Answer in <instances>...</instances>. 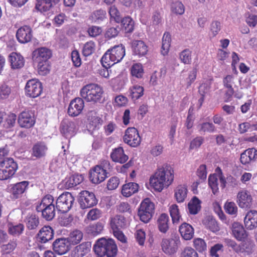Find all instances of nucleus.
<instances>
[{"mask_svg": "<svg viewBox=\"0 0 257 257\" xmlns=\"http://www.w3.org/2000/svg\"><path fill=\"white\" fill-rule=\"evenodd\" d=\"M174 180V171L172 167L164 165L159 168L150 178V183L153 188L161 192L165 187L170 185Z\"/></svg>", "mask_w": 257, "mask_h": 257, "instance_id": "f257e3e1", "label": "nucleus"}, {"mask_svg": "<svg viewBox=\"0 0 257 257\" xmlns=\"http://www.w3.org/2000/svg\"><path fill=\"white\" fill-rule=\"evenodd\" d=\"M125 55V47L122 45H115L109 49L101 59L103 67L110 68L121 61Z\"/></svg>", "mask_w": 257, "mask_h": 257, "instance_id": "f03ea898", "label": "nucleus"}, {"mask_svg": "<svg viewBox=\"0 0 257 257\" xmlns=\"http://www.w3.org/2000/svg\"><path fill=\"white\" fill-rule=\"evenodd\" d=\"M95 253L99 256L106 255L114 257L117 254V247L114 241L111 238H101L97 240L93 246Z\"/></svg>", "mask_w": 257, "mask_h": 257, "instance_id": "7ed1b4c3", "label": "nucleus"}, {"mask_svg": "<svg viewBox=\"0 0 257 257\" xmlns=\"http://www.w3.org/2000/svg\"><path fill=\"white\" fill-rule=\"evenodd\" d=\"M103 93L102 87L95 83L84 86L80 91V96L83 99L93 103L101 102Z\"/></svg>", "mask_w": 257, "mask_h": 257, "instance_id": "20e7f679", "label": "nucleus"}, {"mask_svg": "<svg viewBox=\"0 0 257 257\" xmlns=\"http://www.w3.org/2000/svg\"><path fill=\"white\" fill-rule=\"evenodd\" d=\"M18 165L13 158H7L0 162V180H7L15 174Z\"/></svg>", "mask_w": 257, "mask_h": 257, "instance_id": "39448f33", "label": "nucleus"}, {"mask_svg": "<svg viewBox=\"0 0 257 257\" xmlns=\"http://www.w3.org/2000/svg\"><path fill=\"white\" fill-rule=\"evenodd\" d=\"M74 198L69 192H66L60 195L56 201V208L62 213H66L72 207L74 202Z\"/></svg>", "mask_w": 257, "mask_h": 257, "instance_id": "423d86ee", "label": "nucleus"}, {"mask_svg": "<svg viewBox=\"0 0 257 257\" xmlns=\"http://www.w3.org/2000/svg\"><path fill=\"white\" fill-rule=\"evenodd\" d=\"M42 92V83L37 79L29 80L25 86V93L27 96L36 98Z\"/></svg>", "mask_w": 257, "mask_h": 257, "instance_id": "0eeeda50", "label": "nucleus"}, {"mask_svg": "<svg viewBox=\"0 0 257 257\" xmlns=\"http://www.w3.org/2000/svg\"><path fill=\"white\" fill-rule=\"evenodd\" d=\"M141 137L138 130L135 127L127 128L123 136L125 143L132 147H136L141 143Z\"/></svg>", "mask_w": 257, "mask_h": 257, "instance_id": "6e6552de", "label": "nucleus"}, {"mask_svg": "<svg viewBox=\"0 0 257 257\" xmlns=\"http://www.w3.org/2000/svg\"><path fill=\"white\" fill-rule=\"evenodd\" d=\"M179 243L180 240L177 238H165L162 239L161 246L166 254L171 255L177 252Z\"/></svg>", "mask_w": 257, "mask_h": 257, "instance_id": "1a4fd4ad", "label": "nucleus"}, {"mask_svg": "<svg viewBox=\"0 0 257 257\" xmlns=\"http://www.w3.org/2000/svg\"><path fill=\"white\" fill-rule=\"evenodd\" d=\"M79 203L82 209L89 208L95 205L97 200L92 192L84 190L80 193Z\"/></svg>", "mask_w": 257, "mask_h": 257, "instance_id": "9d476101", "label": "nucleus"}, {"mask_svg": "<svg viewBox=\"0 0 257 257\" xmlns=\"http://www.w3.org/2000/svg\"><path fill=\"white\" fill-rule=\"evenodd\" d=\"M108 174L100 166L97 165L90 172L89 178L93 183L99 184L105 180Z\"/></svg>", "mask_w": 257, "mask_h": 257, "instance_id": "9b49d317", "label": "nucleus"}, {"mask_svg": "<svg viewBox=\"0 0 257 257\" xmlns=\"http://www.w3.org/2000/svg\"><path fill=\"white\" fill-rule=\"evenodd\" d=\"M18 122L21 127L28 128L34 125L35 119L31 112L23 111L19 114Z\"/></svg>", "mask_w": 257, "mask_h": 257, "instance_id": "f8f14e48", "label": "nucleus"}, {"mask_svg": "<svg viewBox=\"0 0 257 257\" xmlns=\"http://www.w3.org/2000/svg\"><path fill=\"white\" fill-rule=\"evenodd\" d=\"M76 123L75 121L64 119L61 123L60 131L66 138H71L76 132Z\"/></svg>", "mask_w": 257, "mask_h": 257, "instance_id": "ddd939ff", "label": "nucleus"}, {"mask_svg": "<svg viewBox=\"0 0 257 257\" xmlns=\"http://www.w3.org/2000/svg\"><path fill=\"white\" fill-rule=\"evenodd\" d=\"M84 106L82 98L77 97L71 100L68 108V113L70 116H76L81 112Z\"/></svg>", "mask_w": 257, "mask_h": 257, "instance_id": "4468645a", "label": "nucleus"}, {"mask_svg": "<svg viewBox=\"0 0 257 257\" xmlns=\"http://www.w3.org/2000/svg\"><path fill=\"white\" fill-rule=\"evenodd\" d=\"M51 56V50L46 47L36 49L32 53V59L35 62L48 61Z\"/></svg>", "mask_w": 257, "mask_h": 257, "instance_id": "2eb2a0df", "label": "nucleus"}, {"mask_svg": "<svg viewBox=\"0 0 257 257\" xmlns=\"http://www.w3.org/2000/svg\"><path fill=\"white\" fill-rule=\"evenodd\" d=\"M252 200L250 192L246 190H242L237 194V202L240 208H249L251 205Z\"/></svg>", "mask_w": 257, "mask_h": 257, "instance_id": "dca6fc26", "label": "nucleus"}, {"mask_svg": "<svg viewBox=\"0 0 257 257\" xmlns=\"http://www.w3.org/2000/svg\"><path fill=\"white\" fill-rule=\"evenodd\" d=\"M32 36V29L28 26H24L19 28L16 34L18 41L22 44L29 42L31 40Z\"/></svg>", "mask_w": 257, "mask_h": 257, "instance_id": "f3484780", "label": "nucleus"}, {"mask_svg": "<svg viewBox=\"0 0 257 257\" xmlns=\"http://www.w3.org/2000/svg\"><path fill=\"white\" fill-rule=\"evenodd\" d=\"M70 242L65 238L56 239L53 243V250L59 255L66 253L69 250Z\"/></svg>", "mask_w": 257, "mask_h": 257, "instance_id": "a211bd4d", "label": "nucleus"}, {"mask_svg": "<svg viewBox=\"0 0 257 257\" xmlns=\"http://www.w3.org/2000/svg\"><path fill=\"white\" fill-rule=\"evenodd\" d=\"M231 229L232 236L238 241H243L248 235L243 226L238 222H233L231 225Z\"/></svg>", "mask_w": 257, "mask_h": 257, "instance_id": "6ab92c4d", "label": "nucleus"}, {"mask_svg": "<svg viewBox=\"0 0 257 257\" xmlns=\"http://www.w3.org/2000/svg\"><path fill=\"white\" fill-rule=\"evenodd\" d=\"M244 225L248 230H253L257 227V211L250 210L244 218Z\"/></svg>", "mask_w": 257, "mask_h": 257, "instance_id": "aec40b11", "label": "nucleus"}, {"mask_svg": "<svg viewBox=\"0 0 257 257\" xmlns=\"http://www.w3.org/2000/svg\"><path fill=\"white\" fill-rule=\"evenodd\" d=\"M48 151V147L44 142L35 143L32 149V156L37 158L44 157Z\"/></svg>", "mask_w": 257, "mask_h": 257, "instance_id": "412c9836", "label": "nucleus"}, {"mask_svg": "<svg viewBox=\"0 0 257 257\" xmlns=\"http://www.w3.org/2000/svg\"><path fill=\"white\" fill-rule=\"evenodd\" d=\"M257 159V150L254 148L246 150L240 155V162L246 165L254 162Z\"/></svg>", "mask_w": 257, "mask_h": 257, "instance_id": "4be33fe9", "label": "nucleus"}, {"mask_svg": "<svg viewBox=\"0 0 257 257\" xmlns=\"http://www.w3.org/2000/svg\"><path fill=\"white\" fill-rule=\"evenodd\" d=\"M110 158L113 162L120 164L124 163L128 159V157L124 154V150L121 147L112 150Z\"/></svg>", "mask_w": 257, "mask_h": 257, "instance_id": "5701e85b", "label": "nucleus"}, {"mask_svg": "<svg viewBox=\"0 0 257 257\" xmlns=\"http://www.w3.org/2000/svg\"><path fill=\"white\" fill-rule=\"evenodd\" d=\"M91 243L89 241L84 242L75 247L73 251V257H83L90 251Z\"/></svg>", "mask_w": 257, "mask_h": 257, "instance_id": "b1692460", "label": "nucleus"}, {"mask_svg": "<svg viewBox=\"0 0 257 257\" xmlns=\"http://www.w3.org/2000/svg\"><path fill=\"white\" fill-rule=\"evenodd\" d=\"M54 233L52 228L49 226H44L39 231L38 237L39 241L46 243L51 240L53 237Z\"/></svg>", "mask_w": 257, "mask_h": 257, "instance_id": "393cba45", "label": "nucleus"}, {"mask_svg": "<svg viewBox=\"0 0 257 257\" xmlns=\"http://www.w3.org/2000/svg\"><path fill=\"white\" fill-rule=\"evenodd\" d=\"M9 61L12 69H20L23 67L25 64L24 57L17 53H12L9 56Z\"/></svg>", "mask_w": 257, "mask_h": 257, "instance_id": "a878e982", "label": "nucleus"}, {"mask_svg": "<svg viewBox=\"0 0 257 257\" xmlns=\"http://www.w3.org/2000/svg\"><path fill=\"white\" fill-rule=\"evenodd\" d=\"M110 225L112 230H119L126 226V221L124 216L117 215L110 219Z\"/></svg>", "mask_w": 257, "mask_h": 257, "instance_id": "bb28decb", "label": "nucleus"}, {"mask_svg": "<svg viewBox=\"0 0 257 257\" xmlns=\"http://www.w3.org/2000/svg\"><path fill=\"white\" fill-rule=\"evenodd\" d=\"M132 48L134 53L139 56H143L148 52L147 46L141 40H134L132 43Z\"/></svg>", "mask_w": 257, "mask_h": 257, "instance_id": "cd10ccee", "label": "nucleus"}, {"mask_svg": "<svg viewBox=\"0 0 257 257\" xmlns=\"http://www.w3.org/2000/svg\"><path fill=\"white\" fill-rule=\"evenodd\" d=\"M36 9L38 11L45 12L50 10L59 0H36Z\"/></svg>", "mask_w": 257, "mask_h": 257, "instance_id": "c85d7f7f", "label": "nucleus"}, {"mask_svg": "<svg viewBox=\"0 0 257 257\" xmlns=\"http://www.w3.org/2000/svg\"><path fill=\"white\" fill-rule=\"evenodd\" d=\"M139 189V185L138 184L135 182H130L122 186L121 194L123 196L128 197L138 192Z\"/></svg>", "mask_w": 257, "mask_h": 257, "instance_id": "c756f323", "label": "nucleus"}, {"mask_svg": "<svg viewBox=\"0 0 257 257\" xmlns=\"http://www.w3.org/2000/svg\"><path fill=\"white\" fill-rule=\"evenodd\" d=\"M223 84L227 90L225 92L226 97L229 99L233 95L234 89L233 85L234 84V77L232 75H228L223 79Z\"/></svg>", "mask_w": 257, "mask_h": 257, "instance_id": "7c9ffc66", "label": "nucleus"}, {"mask_svg": "<svg viewBox=\"0 0 257 257\" xmlns=\"http://www.w3.org/2000/svg\"><path fill=\"white\" fill-rule=\"evenodd\" d=\"M83 180L82 175L75 174L65 178L63 181L65 188L68 189L74 187L81 183Z\"/></svg>", "mask_w": 257, "mask_h": 257, "instance_id": "2f4dec72", "label": "nucleus"}, {"mask_svg": "<svg viewBox=\"0 0 257 257\" xmlns=\"http://www.w3.org/2000/svg\"><path fill=\"white\" fill-rule=\"evenodd\" d=\"M53 202L54 198L53 196L51 195H47L42 199L40 203L37 205L36 207V210L38 212H41L48 207L54 205Z\"/></svg>", "mask_w": 257, "mask_h": 257, "instance_id": "473e14b6", "label": "nucleus"}, {"mask_svg": "<svg viewBox=\"0 0 257 257\" xmlns=\"http://www.w3.org/2000/svg\"><path fill=\"white\" fill-rule=\"evenodd\" d=\"M28 185L29 182L26 181L14 184L12 188V192L14 198H19L25 191Z\"/></svg>", "mask_w": 257, "mask_h": 257, "instance_id": "72a5a7b5", "label": "nucleus"}, {"mask_svg": "<svg viewBox=\"0 0 257 257\" xmlns=\"http://www.w3.org/2000/svg\"><path fill=\"white\" fill-rule=\"evenodd\" d=\"M87 116L89 121L90 128L94 130L101 124V118L98 116V114L95 111H89L87 113Z\"/></svg>", "mask_w": 257, "mask_h": 257, "instance_id": "f704fd0d", "label": "nucleus"}, {"mask_svg": "<svg viewBox=\"0 0 257 257\" xmlns=\"http://www.w3.org/2000/svg\"><path fill=\"white\" fill-rule=\"evenodd\" d=\"M179 232L185 240L191 239L194 235V229L190 224L184 223L179 227Z\"/></svg>", "mask_w": 257, "mask_h": 257, "instance_id": "c9c22d12", "label": "nucleus"}, {"mask_svg": "<svg viewBox=\"0 0 257 257\" xmlns=\"http://www.w3.org/2000/svg\"><path fill=\"white\" fill-rule=\"evenodd\" d=\"M169 211L173 224H178L182 220L178 206L172 204L169 206Z\"/></svg>", "mask_w": 257, "mask_h": 257, "instance_id": "e433bc0d", "label": "nucleus"}, {"mask_svg": "<svg viewBox=\"0 0 257 257\" xmlns=\"http://www.w3.org/2000/svg\"><path fill=\"white\" fill-rule=\"evenodd\" d=\"M240 253L249 255L253 252L255 244L253 240L247 238L240 243Z\"/></svg>", "mask_w": 257, "mask_h": 257, "instance_id": "4c0bfd02", "label": "nucleus"}, {"mask_svg": "<svg viewBox=\"0 0 257 257\" xmlns=\"http://www.w3.org/2000/svg\"><path fill=\"white\" fill-rule=\"evenodd\" d=\"M169 218L166 213H162L158 218L157 224L159 231L165 233L169 229Z\"/></svg>", "mask_w": 257, "mask_h": 257, "instance_id": "58836bf2", "label": "nucleus"}, {"mask_svg": "<svg viewBox=\"0 0 257 257\" xmlns=\"http://www.w3.org/2000/svg\"><path fill=\"white\" fill-rule=\"evenodd\" d=\"M103 229V224L100 222L90 224L85 228L86 232L92 236L99 234Z\"/></svg>", "mask_w": 257, "mask_h": 257, "instance_id": "ea45409f", "label": "nucleus"}, {"mask_svg": "<svg viewBox=\"0 0 257 257\" xmlns=\"http://www.w3.org/2000/svg\"><path fill=\"white\" fill-rule=\"evenodd\" d=\"M197 129L200 134L205 133H213L216 131V127L214 124L209 122L199 123L197 125Z\"/></svg>", "mask_w": 257, "mask_h": 257, "instance_id": "a19ab883", "label": "nucleus"}, {"mask_svg": "<svg viewBox=\"0 0 257 257\" xmlns=\"http://www.w3.org/2000/svg\"><path fill=\"white\" fill-rule=\"evenodd\" d=\"M188 190L185 185H179L175 190V197L178 203L184 201L187 197Z\"/></svg>", "mask_w": 257, "mask_h": 257, "instance_id": "79ce46f5", "label": "nucleus"}, {"mask_svg": "<svg viewBox=\"0 0 257 257\" xmlns=\"http://www.w3.org/2000/svg\"><path fill=\"white\" fill-rule=\"evenodd\" d=\"M203 223L207 229L213 232H216L219 230V227L216 220L210 216L206 217L203 221Z\"/></svg>", "mask_w": 257, "mask_h": 257, "instance_id": "37998d69", "label": "nucleus"}, {"mask_svg": "<svg viewBox=\"0 0 257 257\" xmlns=\"http://www.w3.org/2000/svg\"><path fill=\"white\" fill-rule=\"evenodd\" d=\"M201 201L196 197H193L188 204L189 212L191 214H196L201 209Z\"/></svg>", "mask_w": 257, "mask_h": 257, "instance_id": "c03bdc74", "label": "nucleus"}, {"mask_svg": "<svg viewBox=\"0 0 257 257\" xmlns=\"http://www.w3.org/2000/svg\"><path fill=\"white\" fill-rule=\"evenodd\" d=\"M27 227L30 230L36 229L39 225V218L35 214H28L25 219Z\"/></svg>", "mask_w": 257, "mask_h": 257, "instance_id": "a18cd8bd", "label": "nucleus"}, {"mask_svg": "<svg viewBox=\"0 0 257 257\" xmlns=\"http://www.w3.org/2000/svg\"><path fill=\"white\" fill-rule=\"evenodd\" d=\"M144 89L143 86L135 85L130 89V96L131 98L136 100L144 95Z\"/></svg>", "mask_w": 257, "mask_h": 257, "instance_id": "49530a36", "label": "nucleus"}, {"mask_svg": "<svg viewBox=\"0 0 257 257\" xmlns=\"http://www.w3.org/2000/svg\"><path fill=\"white\" fill-rule=\"evenodd\" d=\"M171 36L168 32H165L163 36L161 47V53L164 56L167 55L171 45Z\"/></svg>", "mask_w": 257, "mask_h": 257, "instance_id": "de8ad7c7", "label": "nucleus"}, {"mask_svg": "<svg viewBox=\"0 0 257 257\" xmlns=\"http://www.w3.org/2000/svg\"><path fill=\"white\" fill-rule=\"evenodd\" d=\"M106 12L103 10L100 9L95 10L92 13L89 19L90 20L96 23H99L106 18Z\"/></svg>", "mask_w": 257, "mask_h": 257, "instance_id": "09e8293b", "label": "nucleus"}, {"mask_svg": "<svg viewBox=\"0 0 257 257\" xmlns=\"http://www.w3.org/2000/svg\"><path fill=\"white\" fill-rule=\"evenodd\" d=\"M154 209V204L148 198H146L142 201L139 208V209L149 212L152 214H153Z\"/></svg>", "mask_w": 257, "mask_h": 257, "instance_id": "8fccbe9b", "label": "nucleus"}, {"mask_svg": "<svg viewBox=\"0 0 257 257\" xmlns=\"http://www.w3.org/2000/svg\"><path fill=\"white\" fill-rule=\"evenodd\" d=\"M120 22L125 33H131L134 30V22L131 17H126L122 19L121 18Z\"/></svg>", "mask_w": 257, "mask_h": 257, "instance_id": "3c124183", "label": "nucleus"}, {"mask_svg": "<svg viewBox=\"0 0 257 257\" xmlns=\"http://www.w3.org/2000/svg\"><path fill=\"white\" fill-rule=\"evenodd\" d=\"M193 246L199 252L204 253L206 251L207 246L204 239L201 238H196L193 240Z\"/></svg>", "mask_w": 257, "mask_h": 257, "instance_id": "603ef678", "label": "nucleus"}, {"mask_svg": "<svg viewBox=\"0 0 257 257\" xmlns=\"http://www.w3.org/2000/svg\"><path fill=\"white\" fill-rule=\"evenodd\" d=\"M24 230L23 224L19 223L16 225L9 224L8 228L9 233L13 236H19L21 234Z\"/></svg>", "mask_w": 257, "mask_h": 257, "instance_id": "864d4df0", "label": "nucleus"}, {"mask_svg": "<svg viewBox=\"0 0 257 257\" xmlns=\"http://www.w3.org/2000/svg\"><path fill=\"white\" fill-rule=\"evenodd\" d=\"M17 245V241L16 239L13 238L10 240L8 243L3 244L1 248L2 251L4 253H9L12 252Z\"/></svg>", "mask_w": 257, "mask_h": 257, "instance_id": "5fc2aeb1", "label": "nucleus"}, {"mask_svg": "<svg viewBox=\"0 0 257 257\" xmlns=\"http://www.w3.org/2000/svg\"><path fill=\"white\" fill-rule=\"evenodd\" d=\"M95 44L92 41L86 42L83 46L82 53L85 56L91 55L95 51Z\"/></svg>", "mask_w": 257, "mask_h": 257, "instance_id": "6e6d98bb", "label": "nucleus"}, {"mask_svg": "<svg viewBox=\"0 0 257 257\" xmlns=\"http://www.w3.org/2000/svg\"><path fill=\"white\" fill-rule=\"evenodd\" d=\"M144 73V71L142 64L136 63L132 66L131 74L133 76L138 78H141L143 77Z\"/></svg>", "mask_w": 257, "mask_h": 257, "instance_id": "4d7b16f0", "label": "nucleus"}, {"mask_svg": "<svg viewBox=\"0 0 257 257\" xmlns=\"http://www.w3.org/2000/svg\"><path fill=\"white\" fill-rule=\"evenodd\" d=\"M208 184L212 189V193L216 195L218 192V179L216 175L213 174L209 176Z\"/></svg>", "mask_w": 257, "mask_h": 257, "instance_id": "13d9d810", "label": "nucleus"}, {"mask_svg": "<svg viewBox=\"0 0 257 257\" xmlns=\"http://www.w3.org/2000/svg\"><path fill=\"white\" fill-rule=\"evenodd\" d=\"M82 233L78 230H75L71 232L69 235V242L73 244H77L82 239Z\"/></svg>", "mask_w": 257, "mask_h": 257, "instance_id": "bf43d9fd", "label": "nucleus"}, {"mask_svg": "<svg viewBox=\"0 0 257 257\" xmlns=\"http://www.w3.org/2000/svg\"><path fill=\"white\" fill-rule=\"evenodd\" d=\"M171 11L177 15H183L185 12V7L180 2L173 3L171 5Z\"/></svg>", "mask_w": 257, "mask_h": 257, "instance_id": "052dcab7", "label": "nucleus"}, {"mask_svg": "<svg viewBox=\"0 0 257 257\" xmlns=\"http://www.w3.org/2000/svg\"><path fill=\"white\" fill-rule=\"evenodd\" d=\"M41 213L42 217L46 220L48 221L52 220L55 216V205L48 207Z\"/></svg>", "mask_w": 257, "mask_h": 257, "instance_id": "680f3d73", "label": "nucleus"}, {"mask_svg": "<svg viewBox=\"0 0 257 257\" xmlns=\"http://www.w3.org/2000/svg\"><path fill=\"white\" fill-rule=\"evenodd\" d=\"M38 64L37 67L38 73L40 75H45L50 71V66L48 61L36 62Z\"/></svg>", "mask_w": 257, "mask_h": 257, "instance_id": "e2e57ef3", "label": "nucleus"}, {"mask_svg": "<svg viewBox=\"0 0 257 257\" xmlns=\"http://www.w3.org/2000/svg\"><path fill=\"white\" fill-rule=\"evenodd\" d=\"M224 242L225 245L231 247L236 252L240 253V243L238 244L235 241L230 238H225Z\"/></svg>", "mask_w": 257, "mask_h": 257, "instance_id": "0e129e2a", "label": "nucleus"}, {"mask_svg": "<svg viewBox=\"0 0 257 257\" xmlns=\"http://www.w3.org/2000/svg\"><path fill=\"white\" fill-rule=\"evenodd\" d=\"M102 216V211L97 208H93L89 210L87 214L88 220H95L100 218Z\"/></svg>", "mask_w": 257, "mask_h": 257, "instance_id": "69168bd1", "label": "nucleus"}, {"mask_svg": "<svg viewBox=\"0 0 257 257\" xmlns=\"http://www.w3.org/2000/svg\"><path fill=\"white\" fill-rule=\"evenodd\" d=\"M224 209L229 214L236 215L238 208L234 202H226L224 205Z\"/></svg>", "mask_w": 257, "mask_h": 257, "instance_id": "338daca9", "label": "nucleus"}, {"mask_svg": "<svg viewBox=\"0 0 257 257\" xmlns=\"http://www.w3.org/2000/svg\"><path fill=\"white\" fill-rule=\"evenodd\" d=\"M180 257H198V254L193 248L186 247L181 253Z\"/></svg>", "mask_w": 257, "mask_h": 257, "instance_id": "774afa93", "label": "nucleus"}]
</instances>
